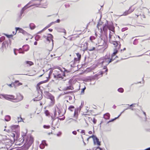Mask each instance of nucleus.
I'll return each mask as SVG.
<instances>
[{
    "instance_id": "obj_30",
    "label": "nucleus",
    "mask_w": 150,
    "mask_h": 150,
    "mask_svg": "<svg viewBox=\"0 0 150 150\" xmlns=\"http://www.w3.org/2000/svg\"><path fill=\"white\" fill-rule=\"evenodd\" d=\"M7 43L6 42H4L2 43V45L1 47L2 48H6V45Z\"/></svg>"
},
{
    "instance_id": "obj_6",
    "label": "nucleus",
    "mask_w": 150,
    "mask_h": 150,
    "mask_svg": "<svg viewBox=\"0 0 150 150\" xmlns=\"http://www.w3.org/2000/svg\"><path fill=\"white\" fill-rule=\"evenodd\" d=\"M110 42L112 44L114 45L115 48L117 47L118 45L120 44V42L119 41H113L111 40H109Z\"/></svg>"
},
{
    "instance_id": "obj_10",
    "label": "nucleus",
    "mask_w": 150,
    "mask_h": 150,
    "mask_svg": "<svg viewBox=\"0 0 150 150\" xmlns=\"http://www.w3.org/2000/svg\"><path fill=\"white\" fill-rule=\"evenodd\" d=\"M115 57H113V56H112L111 58L109 61L108 59H105L103 62H107V64H105L106 65H107L109 63L113 61L115 59Z\"/></svg>"
},
{
    "instance_id": "obj_14",
    "label": "nucleus",
    "mask_w": 150,
    "mask_h": 150,
    "mask_svg": "<svg viewBox=\"0 0 150 150\" xmlns=\"http://www.w3.org/2000/svg\"><path fill=\"white\" fill-rule=\"evenodd\" d=\"M121 47V45H118L117 47H116L114 50V52H113L112 56H113V57H114L115 55L118 52V50H119Z\"/></svg>"
},
{
    "instance_id": "obj_25",
    "label": "nucleus",
    "mask_w": 150,
    "mask_h": 150,
    "mask_svg": "<svg viewBox=\"0 0 150 150\" xmlns=\"http://www.w3.org/2000/svg\"><path fill=\"white\" fill-rule=\"evenodd\" d=\"M117 91L119 92L122 93L123 92L124 90L123 88H120L117 89Z\"/></svg>"
},
{
    "instance_id": "obj_28",
    "label": "nucleus",
    "mask_w": 150,
    "mask_h": 150,
    "mask_svg": "<svg viewBox=\"0 0 150 150\" xmlns=\"http://www.w3.org/2000/svg\"><path fill=\"white\" fill-rule=\"evenodd\" d=\"M53 73L54 77V78L57 79V71H55Z\"/></svg>"
},
{
    "instance_id": "obj_3",
    "label": "nucleus",
    "mask_w": 150,
    "mask_h": 150,
    "mask_svg": "<svg viewBox=\"0 0 150 150\" xmlns=\"http://www.w3.org/2000/svg\"><path fill=\"white\" fill-rule=\"evenodd\" d=\"M10 100H16L17 101H16L15 102H19L21 100H22L23 99V96H22L21 95H20L19 96H18V99H16V98H15V96L12 95H10Z\"/></svg>"
},
{
    "instance_id": "obj_26",
    "label": "nucleus",
    "mask_w": 150,
    "mask_h": 150,
    "mask_svg": "<svg viewBox=\"0 0 150 150\" xmlns=\"http://www.w3.org/2000/svg\"><path fill=\"white\" fill-rule=\"evenodd\" d=\"M73 62V61L71 62V63H72L73 64H71V67H76L78 66V65H77L76 64V62H75V63H74Z\"/></svg>"
},
{
    "instance_id": "obj_13",
    "label": "nucleus",
    "mask_w": 150,
    "mask_h": 150,
    "mask_svg": "<svg viewBox=\"0 0 150 150\" xmlns=\"http://www.w3.org/2000/svg\"><path fill=\"white\" fill-rule=\"evenodd\" d=\"M45 93L48 94L49 96V98L52 101V103H53L54 102V98L51 94L49 93L48 92H45Z\"/></svg>"
},
{
    "instance_id": "obj_50",
    "label": "nucleus",
    "mask_w": 150,
    "mask_h": 150,
    "mask_svg": "<svg viewBox=\"0 0 150 150\" xmlns=\"http://www.w3.org/2000/svg\"><path fill=\"white\" fill-rule=\"evenodd\" d=\"M142 111L143 112V114L145 116V119H146V113H145V112H144L143 111V110H142Z\"/></svg>"
},
{
    "instance_id": "obj_19",
    "label": "nucleus",
    "mask_w": 150,
    "mask_h": 150,
    "mask_svg": "<svg viewBox=\"0 0 150 150\" xmlns=\"http://www.w3.org/2000/svg\"><path fill=\"white\" fill-rule=\"evenodd\" d=\"M104 117L105 119H109L110 117V115L109 113L105 114L104 115Z\"/></svg>"
},
{
    "instance_id": "obj_31",
    "label": "nucleus",
    "mask_w": 150,
    "mask_h": 150,
    "mask_svg": "<svg viewBox=\"0 0 150 150\" xmlns=\"http://www.w3.org/2000/svg\"><path fill=\"white\" fill-rule=\"evenodd\" d=\"M4 35H5V36H6L7 38H11V37H12L13 36V35H8V34H5V33H4Z\"/></svg>"
},
{
    "instance_id": "obj_36",
    "label": "nucleus",
    "mask_w": 150,
    "mask_h": 150,
    "mask_svg": "<svg viewBox=\"0 0 150 150\" xmlns=\"http://www.w3.org/2000/svg\"><path fill=\"white\" fill-rule=\"evenodd\" d=\"M18 122H21L22 121H23V120L22 118L21 117H18Z\"/></svg>"
},
{
    "instance_id": "obj_56",
    "label": "nucleus",
    "mask_w": 150,
    "mask_h": 150,
    "mask_svg": "<svg viewBox=\"0 0 150 150\" xmlns=\"http://www.w3.org/2000/svg\"><path fill=\"white\" fill-rule=\"evenodd\" d=\"M81 133H84V134H85V131L84 130H82L81 132Z\"/></svg>"
},
{
    "instance_id": "obj_47",
    "label": "nucleus",
    "mask_w": 150,
    "mask_h": 150,
    "mask_svg": "<svg viewBox=\"0 0 150 150\" xmlns=\"http://www.w3.org/2000/svg\"><path fill=\"white\" fill-rule=\"evenodd\" d=\"M136 105V104L135 103L132 104L131 105H130V106H131V107H135V105Z\"/></svg>"
},
{
    "instance_id": "obj_9",
    "label": "nucleus",
    "mask_w": 150,
    "mask_h": 150,
    "mask_svg": "<svg viewBox=\"0 0 150 150\" xmlns=\"http://www.w3.org/2000/svg\"><path fill=\"white\" fill-rule=\"evenodd\" d=\"M26 137V134H23L22 135V138H21V139H20L19 140V141L20 142H21V143H18L17 144H18L19 145H21L22 144V143H23V142L25 141V138Z\"/></svg>"
},
{
    "instance_id": "obj_43",
    "label": "nucleus",
    "mask_w": 150,
    "mask_h": 150,
    "mask_svg": "<svg viewBox=\"0 0 150 150\" xmlns=\"http://www.w3.org/2000/svg\"><path fill=\"white\" fill-rule=\"evenodd\" d=\"M118 117H115V118H114V119H112V120H110L109 122H112L114 120H116L117 118Z\"/></svg>"
},
{
    "instance_id": "obj_52",
    "label": "nucleus",
    "mask_w": 150,
    "mask_h": 150,
    "mask_svg": "<svg viewBox=\"0 0 150 150\" xmlns=\"http://www.w3.org/2000/svg\"><path fill=\"white\" fill-rule=\"evenodd\" d=\"M72 133L74 135H76L77 134V132L76 131H74L72 132Z\"/></svg>"
},
{
    "instance_id": "obj_35",
    "label": "nucleus",
    "mask_w": 150,
    "mask_h": 150,
    "mask_svg": "<svg viewBox=\"0 0 150 150\" xmlns=\"http://www.w3.org/2000/svg\"><path fill=\"white\" fill-rule=\"evenodd\" d=\"M42 95H41V97H40V99H36V98H33V100L34 101H38V100H39L40 99H42Z\"/></svg>"
},
{
    "instance_id": "obj_7",
    "label": "nucleus",
    "mask_w": 150,
    "mask_h": 150,
    "mask_svg": "<svg viewBox=\"0 0 150 150\" xmlns=\"http://www.w3.org/2000/svg\"><path fill=\"white\" fill-rule=\"evenodd\" d=\"M25 10H21L19 13L18 14V18L16 19V21L17 22H19L21 18V16L24 13Z\"/></svg>"
},
{
    "instance_id": "obj_2",
    "label": "nucleus",
    "mask_w": 150,
    "mask_h": 150,
    "mask_svg": "<svg viewBox=\"0 0 150 150\" xmlns=\"http://www.w3.org/2000/svg\"><path fill=\"white\" fill-rule=\"evenodd\" d=\"M33 142V137L30 136L29 138L28 137L26 138L24 145L25 146V147L26 148L28 149L32 144Z\"/></svg>"
},
{
    "instance_id": "obj_49",
    "label": "nucleus",
    "mask_w": 150,
    "mask_h": 150,
    "mask_svg": "<svg viewBox=\"0 0 150 150\" xmlns=\"http://www.w3.org/2000/svg\"><path fill=\"white\" fill-rule=\"evenodd\" d=\"M103 73H104V72L103 71H99L98 73L99 74V75H102L103 74Z\"/></svg>"
},
{
    "instance_id": "obj_39",
    "label": "nucleus",
    "mask_w": 150,
    "mask_h": 150,
    "mask_svg": "<svg viewBox=\"0 0 150 150\" xmlns=\"http://www.w3.org/2000/svg\"><path fill=\"white\" fill-rule=\"evenodd\" d=\"M45 81H41L40 82H39V83H38L37 84V88H38V86H40V85L42 83H44L45 82Z\"/></svg>"
},
{
    "instance_id": "obj_8",
    "label": "nucleus",
    "mask_w": 150,
    "mask_h": 150,
    "mask_svg": "<svg viewBox=\"0 0 150 150\" xmlns=\"http://www.w3.org/2000/svg\"><path fill=\"white\" fill-rule=\"evenodd\" d=\"M48 36H47L46 37V39L47 40L49 41L50 42V40H51L52 41V47L54 45V43H53V41L54 40H53L52 38H53V35L51 34H48Z\"/></svg>"
},
{
    "instance_id": "obj_41",
    "label": "nucleus",
    "mask_w": 150,
    "mask_h": 150,
    "mask_svg": "<svg viewBox=\"0 0 150 150\" xmlns=\"http://www.w3.org/2000/svg\"><path fill=\"white\" fill-rule=\"evenodd\" d=\"M95 47H93L92 48L88 49V50L90 51H91L95 50Z\"/></svg>"
},
{
    "instance_id": "obj_34",
    "label": "nucleus",
    "mask_w": 150,
    "mask_h": 150,
    "mask_svg": "<svg viewBox=\"0 0 150 150\" xmlns=\"http://www.w3.org/2000/svg\"><path fill=\"white\" fill-rule=\"evenodd\" d=\"M86 89V87H85L83 88L81 91V95H83L84 93V91Z\"/></svg>"
},
{
    "instance_id": "obj_24",
    "label": "nucleus",
    "mask_w": 150,
    "mask_h": 150,
    "mask_svg": "<svg viewBox=\"0 0 150 150\" xmlns=\"http://www.w3.org/2000/svg\"><path fill=\"white\" fill-rule=\"evenodd\" d=\"M72 88H73V87L71 86H67L66 88H65L64 89V90H72Z\"/></svg>"
},
{
    "instance_id": "obj_38",
    "label": "nucleus",
    "mask_w": 150,
    "mask_h": 150,
    "mask_svg": "<svg viewBox=\"0 0 150 150\" xmlns=\"http://www.w3.org/2000/svg\"><path fill=\"white\" fill-rule=\"evenodd\" d=\"M76 55L78 58L81 59V55L79 53H76Z\"/></svg>"
},
{
    "instance_id": "obj_37",
    "label": "nucleus",
    "mask_w": 150,
    "mask_h": 150,
    "mask_svg": "<svg viewBox=\"0 0 150 150\" xmlns=\"http://www.w3.org/2000/svg\"><path fill=\"white\" fill-rule=\"evenodd\" d=\"M96 136L94 135H92L91 136H90L89 137V138H92L93 139V141H94V139L96 137Z\"/></svg>"
},
{
    "instance_id": "obj_12",
    "label": "nucleus",
    "mask_w": 150,
    "mask_h": 150,
    "mask_svg": "<svg viewBox=\"0 0 150 150\" xmlns=\"http://www.w3.org/2000/svg\"><path fill=\"white\" fill-rule=\"evenodd\" d=\"M15 29L16 30V32H17L18 30L20 32L22 33L23 34H25L27 33V32L23 30L22 29L19 27H16Z\"/></svg>"
},
{
    "instance_id": "obj_27",
    "label": "nucleus",
    "mask_w": 150,
    "mask_h": 150,
    "mask_svg": "<svg viewBox=\"0 0 150 150\" xmlns=\"http://www.w3.org/2000/svg\"><path fill=\"white\" fill-rule=\"evenodd\" d=\"M26 63L27 64H29L30 66H31L33 64V63L31 61H26Z\"/></svg>"
},
{
    "instance_id": "obj_21",
    "label": "nucleus",
    "mask_w": 150,
    "mask_h": 150,
    "mask_svg": "<svg viewBox=\"0 0 150 150\" xmlns=\"http://www.w3.org/2000/svg\"><path fill=\"white\" fill-rule=\"evenodd\" d=\"M29 27L31 29L33 30L35 28V25L34 23H32L29 24Z\"/></svg>"
},
{
    "instance_id": "obj_20",
    "label": "nucleus",
    "mask_w": 150,
    "mask_h": 150,
    "mask_svg": "<svg viewBox=\"0 0 150 150\" xmlns=\"http://www.w3.org/2000/svg\"><path fill=\"white\" fill-rule=\"evenodd\" d=\"M2 96L5 99L9 100H10V95H2Z\"/></svg>"
},
{
    "instance_id": "obj_63",
    "label": "nucleus",
    "mask_w": 150,
    "mask_h": 150,
    "mask_svg": "<svg viewBox=\"0 0 150 150\" xmlns=\"http://www.w3.org/2000/svg\"><path fill=\"white\" fill-rule=\"evenodd\" d=\"M37 41H35L34 42V45H36L37 44Z\"/></svg>"
},
{
    "instance_id": "obj_48",
    "label": "nucleus",
    "mask_w": 150,
    "mask_h": 150,
    "mask_svg": "<svg viewBox=\"0 0 150 150\" xmlns=\"http://www.w3.org/2000/svg\"><path fill=\"white\" fill-rule=\"evenodd\" d=\"M60 20L59 19H58L57 21H54V23H59L60 22Z\"/></svg>"
},
{
    "instance_id": "obj_64",
    "label": "nucleus",
    "mask_w": 150,
    "mask_h": 150,
    "mask_svg": "<svg viewBox=\"0 0 150 150\" xmlns=\"http://www.w3.org/2000/svg\"><path fill=\"white\" fill-rule=\"evenodd\" d=\"M48 30L50 32H52L53 30L52 29H49Z\"/></svg>"
},
{
    "instance_id": "obj_62",
    "label": "nucleus",
    "mask_w": 150,
    "mask_h": 150,
    "mask_svg": "<svg viewBox=\"0 0 150 150\" xmlns=\"http://www.w3.org/2000/svg\"><path fill=\"white\" fill-rule=\"evenodd\" d=\"M11 136L13 137H15V134L13 133H12V134L11 135Z\"/></svg>"
},
{
    "instance_id": "obj_11",
    "label": "nucleus",
    "mask_w": 150,
    "mask_h": 150,
    "mask_svg": "<svg viewBox=\"0 0 150 150\" xmlns=\"http://www.w3.org/2000/svg\"><path fill=\"white\" fill-rule=\"evenodd\" d=\"M47 144L46 143V141L45 140H43L42 143L39 146L40 149H43L45 146H47Z\"/></svg>"
},
{
    "instance_id": "obj_60",
    "label": "nucleus",
    "mask_w": 150,
    "mask_h": 150,
    "mask_svg": "<svg viewBox=\"0 0 150 150\" xmlns=\"http://www.w3.org/2000/svg\"><path fill=\"white\" fill-rule=\"evenodd\" d=\"M61 132H59L57 134V136H59L61 135Z\"/></svg>"
},
{
    "instance_id": "obj_46",
    "label": "nucleus",
    "mask_w": 150,
    "mask_h": 150,
    "mask_svg": "<svg viewBox=\"0 0 150 150\" xmlns=\"http://www.w3.org/2000/svg\"><path fill=\"white\" fill-rule=\"evenodd\" d=\"M5 37H2L0 38V41L2 42L3 40L4 39Z\"/></svg>"
},
{
    "instance_id": "obj_53",
    "label": "nucleus",
    "mask_w": 150,
    "mask_h": 150,
    "mask_svg": "<svg viewBox=\"0 0 150 150\" xmlns=\"http://www.w3.org/2000/svg\"><path fill=\"white\" fill-rule=\"evenodd\" d=\"M93 122L94 124H96V120L95 118H94L93 120Z\"/></svg>"
},
{
    "instance_id": "obj_16",
    "label": "nucleus",
    "mask_w": 150,
    "mask_h": 150,
    "mask_svg": "<svg viewBox=\"0 0 150 150\" xmlns=\"http://www.w3.org/2000/svg\"><path fill=\"white\" fill-rule=\"evenodd\" d=\"M108 29L109 30H110V27L108 26L106 24H105V25L103 26V31L104 32H106Z\"/></svg>"
},
{
    "instance_id": "obj_15",
    "label": "nucleus",
    "mask_w": 150,
    "mask_h": 150,
    "mask_svg": "<svg viewBox=\"0 0 150 150\" xmlns=\"http://www.w3.org/2000/svg\"><path fill=\"white\" fill-rule=\"evenodd\" d=\"M134 10H126L124 12V13L120 15L119 16H126L133 11Z\"/></svg>"
},
{
    "instance_id": "obj_4",
    "label": "nucleus",
    "mask_w": 150,
    "mask_h": 150,
    "mask_svg": "<svg viewBox=\"0 0 150 150\" xmlns=\"http://www.w3.org/2000/svg\"><path fill=\"white\" fill-rule=\"evenodd\" d=\"M29 49V46L28 45H24L23 46V51H22V49L21 48H19V50H21L19 51V53H23V54L24 53V51H28Z\"/></svg>"
},
{
    "instance_id": "obj_45",
    "label": "nucleus",
    "mask_w": 150,
    "mask_h": 150,
    "mask_svg": "<svg viewBox=\"0 0 150 150\" xmlns=\"http://www.w3.org/2000/svg\"><path fill=\"white\" fill-rule=\"evenodd\" d=\"M95 39V38L93 36H91L90 38V40L91 41H92L93 40Z\"/></svg>"
},
{
    "instance_id": "obj_1",
    "label": "nucleus",
    "mask_w": 150,
    "mask_h": 150,
    "mask_svg": "<svg viewBox=\"0 0 150 150\" xmlns=\"http://www.w3.org/2000/svg\"><path fill=\"white\" fill-rule=\"evenodd\" d=\"M35 1H36V0H31L25 6L23 7L21 9H26L28 8H35V7H38V6H39L40 7H41V5L40 4H38L32 5L30 6H28L30 4L33 3ZM41 7L43 8H46L47 7V5H45L42 6H41Z\"/></svg>"
},
{
    "instance_id": "obj_33",
    "label": "nucleus",
    "mask_w": 150,
    "mask_h": 150,
    "mask_svg": "<svg viewBox=\"0 0 150 150\" xmlns=\"http://www.w3.org/2000/svg\"><path fill=\"white\" fill-rule=\"evenodd\" d=\"M54 23V22H52L50 23L49 24H48L45 27V28H49Z\"/></svg>"
},
{
    "instance_id": "obj_59",
    "label": "nucleus",
    "mask_w": 150,
    "mask_h": 150,
    "mask_svg": "<svg viewBox=\"0 0 150 150\" xmlns=\"http://www.w3.org/2000/svg\"><path fill=\"white\" fill-rule=\"evenodd\" d=\"M37 89L38 91V90H39L40 89V86H38V88L37 86Z\"/></svg>"
},
{
    "instance_id": "obj_44",
    "label": "nucleus",
    "mask_w": 150,
    "mask_h": 150,
    "mask_svg": "<svg viewBox=\"0 0 150 150\" xmlns=\"http://www.w3.org/2000/svg\"><path fill=\"white\" fill-rule=\"evenodd\" d=\"M43 127L45 128L48 129V128H49L50 127V126L46 125H44L43 126Z\"/></svg>"
},
{
    "instance_id": "obj_42",
    "label": "nucleus",
    "mask_w": 150,
    "mask_h": 150,
    "mask_svg": "<svg viewBox=\"0 0 150 150\" xmlns=\"http://www.w3.org/2000/svg\"><path fill=\"white\" fill-rule=\"evenodd\" d=\"M105 59L103 60L101 62V63L103 65L104 64H105V65L106 64H107V62H103L105 60Z\"/></svg>"
},
{
    "instance_id": "obj_58",
    "label": "nucleus",
    "mask_w": 150,
    "mask_h": 150,
    "mask_svg": "<svg viewBox=\"0 0 150 150\" xmlns=\"http://www.w3.org/2000/svg\"><path fill=\"white\" fill-rule=\"evenodd\" d=\"M126 30V28H122V32Z\"/></svg>"
},
{
    "instance_id": "obj_22",
    "label": "nucleus",
    "mask_w": 150,
    "mask_h": 150,
    "mask_svg": "<svg viewBox=\"0 0 150 150\" xmlns=\"http://www.w3.org/2000/svg\"><path fill=\"white\" fill-rule=\"evenodd\" d=\"M11 118V117L9 115H7L5 117V120L6 121H8L10 120Z\"/></svg>"
},
{
    "instance_id": "obj_5",
    "label": "nucleus",
    "mask_w": 150,
    "mask_h": 150,
    "mask_svg": "<svg viewBox=\"0 0 150 150\" xmlns=\"http://www.w3.org/2000/svg\"><path fill=\"white\" fill-rule=\"evenodd\" d=\"M22 84V83H20L18 80L12 83V84H7V85L9 86L12 87L13 86H19L20 85H21Z\"/></svg>"
},
{
    "instance_id": "obj_23",
    "label": "nucleus",
    "mask_w": 150,
    "mask_h": 150,
    "mask_svg": "<svg viewBox=\"0 0 150 150\" xmlns=\"http://www.w3.org/2000/svg\"><path fill=\"white\" fill-rule=\"evenodd\" d=\"M74 109V107L73 105H70L68 108L69 110L71 111H73Z\"/></svg>"
},
{
    "instance_id": "obj_57",
    "label": "nucleus",
    "mask_w": 150,
    "mask_h": 150,
    "mask_svg": "<svg viewBox=\"0 0 150 150\" xmlns=\"http://www.w3.org/2000/svg\"><path fill=\"white\" fill-rule=\"evenodd\" d=\"M101 24L100 23H100H98L97 25V27H98V28H99V26Z\"/></svg>"
},
{
    "instance_id": "obj_61",
    "label": "nucleus",
    "mask_w": 150,
    "mask_h": 150,
    "mask_svg": "<svg viewBox=\"0 0 150 150\" xmlns=\"http://www.w3.org/2000/svg\"><path fill=\"white\" fill-rule=\"evenodd\" d=\"M81 137H82V139H83V143H84V145L85 146V145H86V143L84 142V140H83V137L82 136H81Z\"/></svg>"
},
{
    "instance_id": "obj_55",
    "label": "nucleus",
    "mask_w": 150,
    "mask_h": 150,
    "mask_svg": "<svg viewBox=\"0 0 150 150\" xmlns=\"http://www.w3.org/2000/svg\"><path fill=\"white\" fill-rule=\"evenodd\" d=\"M125 110V109H124L122 112L121 113H120V114L118 116V117H119L121 115V114L123 113L125 111V110Z\"/></svg>"
},
{
    "instance_id": "obj_17",
    "label": "nucleus",
    "mask_w": 150,
    "mask_h": 150,
    "mask_svg": "<svg viewBox=\"0 0 150 150\" xmlns=\"http://www.w3.org/2000/svg\"><path fill=\"white\" fill-rule=\"evenodd\" d=\"M79 108H76L74 110V116L75 117H77L78 116V112L79 111Z\"/></svg>"
},
{
    "instance_id": "obj_54",
    "label": "nucleus",
    "mask_w": 150,
    "mask_h": 150,
    "mask_svg": "<svg viewBox=\"0 0 150 150\" xmlns=\"http://www.w3.org/2000/svg\"><path fill=\"white\" fill-rule=\"evenodd\" d=\"M111 33V32L110 31V34H109V39H110V40H111V36H112V35H111L110 34Z\"/></svg>"
},
{
    "instance_id": "obj_18",
    "label": "nucleus",
    "mask_w": 150,
    "mask_h": 150,
    "mask_svg": "<svg viewBox=\"0 0 150 150\" xmlns=\"http://www.w3.org/2000/svg\"><path fill=\"white\" fill-rule=\"evenodd\" d=\"M93 142L95 144L96 143L99 146L100 145V142H99L98 139L97 137L94 139V141H93Z\"/></svg>"
},
{
    "instance_id": "obj_40",
    "label": "nucleus",
    "mask_w": 150,
    "mask_h": 150,
    "mask_svg": "<svg viewBox=\"0 0 150 150\" xmlns=\"http://www.w3.org/2000/svg\"><path fill=\"white\" fill-rule=\"evenodd\" d=\"M19 126L18 125H14L12 126V129H16Z\"/></svg>"
},
{
    "instance_id": "obj_32",
    "label": "nucleus",
    "mask_w": 150,
    "mask_h": 150,
    "mask_svg": "<svg viewBox=\"0 0 150 150\" xmlns=\"http://www.w3.org/2000/svg\"><path fill=\"white\" fill-rule=\"evenodd\" d=\"M81 59L78 58H74V61H73V62L74 63L76 62L79 61Z\"/></svg>"
},
{
    "instance_id": "obj_51",
    "label": "nucleus",
    "mask_w": 150,
    "mask_h": 150,
    "mask_svg": "<svg viewBox=\"0 0 150 150\" xmlns=\"http://www.w3.org/2000/svg\"><path fill=\"white\" fill-rule=\"evenodd\" d=\"M57 119H58L59 120H64V117H63L62 118H59L58 117H57Z\"/></svg>"
},
{
    "instance_id": "obj_29",
    "label": "nucleus",
    "mask_w": 150,
    "mask_h": 150,
    "mask_svg": "<svg viewBox=\"0 0 150 150\" xmlns=\"http://www.w3.org/2000/svg\"><path fill=\"white\" fill-rule=\"evenodd\" d=\"M57 79H63L62 76L60 74H57Z\"/></svg>"
}]
</instances>
